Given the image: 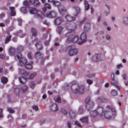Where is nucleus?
Returning a JSON list of instances; mask_svg holds the SVG:
<instances>
[{"mask_svg":"<svg viewBox=\"0 0 128 128\" xmlns=\"http://www.w3.org/2000/svg\"><path fill=\"white\" fill-rule=\"evenodd\" d=\"M24 66H25L26 68L28 70H31L33 68L32 65L30 63H28L26 64Z\"/></svg>","mask_w":128,"mask_h":128,"instance_id":"nucleus-29","label":"nucleus"},{"mask_svg":"<svg viewBox=\"0 0 128 128\" xmlns=\"http://www.w3.org/2000/svg\"><path fill=\"white\" fill-rule=\"evenodd\" d=\"M19 80L21 83L24 84L26 82L27 79L22 76L19 78Z\"/></svg>","mask_w":128,"mask_h":128,"instance_id":"nucleus-27","label":"nucleus"},{"mask_svg":"<svg viewBox=\"0 0 128 128\" xmlns=\"http://www.w3.org/2000/svg\"><path fill=\"white\" fill-rule=\"evenodd\" d=\"M9 54L11 56H15L14 59L16 61L19 60V64L21 66H24L27 62V60L26 58L22 57L21 53H16L14 49L11 50L9 52Z\"/></svg>","mask_w":128,"mask_h":128,"instance_id":"nucleus-1","label":"nucleus"},{"mask_svg":"<svg viewBox=\"0 0 128 128\" xmlns=\"http://www.w3.org/2000/svg\"><path fill=\"white\" fill-rule=\"evenodd\" d=\"M30 2L35 6H38L40 4V2L38 0H30Z\"/></svg>","mask_w":128,"mask_h":128,"instance_id":"nucleus-14","label":"nucleus"},{"mask_svg":"<svg viewBox=\"0 0 128 128\" xmlns=\"http://www.w3.org/2000/svg\"><path fill=\"white\" fill-rule=\"evenodd\" d=\"M2 108H0V118H2L3 117V116L2 114Z\"/></svg>","mask_w":128,"mask_h":128,"instance_id":"nucleus-63","label":"nucleus"},{"mask_svg":"<svg viewBox=\"0 0 128 128\" xmlns=\"http://www.w3.org/2000/svg\"><path fill=\"white\" fill-rule=\"evenodd\" d=\"M90 24L89 23L86 24L84 26V28L86 30H88L90 29Z\"/></svg>","mask_w":128,"mask_h":128,"instance_id":"nucleus-32","label":"nucleus"},{"mask_svg":"<svg viewBox=\"0 0 128 128\" xmlns=\"http://www.w3.org/2000/svg\"><path fill=\"white\" fill-rule=\"evenodd\" d=\"M8 110L10 113H12L14 112V111L11 108H8Z\"/></svg>","mask_w":128,"mask_h":128,"instance_id":"nucleus-44","label":"nucleus"},{"mask_svg":"<svg viewBox=\"0 0 128 128\" xmlns=\"http://www.w3.org/2000/svg\"><path fill=\"white\" fill-rule=\"evenodd\" d=\"M111 94L112 96H115L117 95V92L115 90H112L111 92Z\"/></svg>","mask_w":128,"mask_h":128,"instance_id":"nucleus-42","label":"nucleus"},{"mask_svg":"<svg viewBox=\"0 0 128 128\" xmlns=\"http://www.w3.org/2000/svg\"><path fill=\"white\" fill-rule=\"evenodd\" d=\"M79 39V37L78 36H74L73 38V42L76 43L77 42L78 40Z\"/></svg>","mask_w":128,"mask_h":128,"instance_id":"nucleus-34","label":"nucleus"},{"mask_svg":"<svg viewBox=\"0 0 128 128\" xmlns=\"http://www.w3.org/2000/svg\"><path fill=\"white\" fill-rule=\"evenodd\" d=\"M32 108L36 111H37L38 110V106L36 105H34L32 106Z\"/></svg>","mask_w":128,"mask_h":128,"instance_id":"nucleus-54","label":"nucleus"},{"mask_svg":"<svg viewBox=\"0 0 128 128\" xmlns=\"http://www.w3.org/2000/svg\"><path fill=\"white\" fill-rule=\"evenodd\" d=\"M29 10L30 14H36V16L38 18H42L44 14L40 11H37L36 8H30Z\"/></svg>","mask_w":128,"mask_h":128,"instance_id":"nucleus-2","label":"nucleus"},{"mask_svg":"<svg viewBox=\"0 0 128 128\" xmlns=\"http://www.w3.org/2000/svg\"><path fill=\"white\" fill-rule=\"evenodd\" d=\"M90 101H92L90 100V97H88L85 100V102L86 104L89 103Z\"/></svg>","mask_w":128,"mask_h":128,"instance_id":"nucleus-45","label":"nucleus"},{"mask_svg":"<svg viewBox=\"0 0 128 128\" xmlns=\"http://www.w3.org/2000/svg\"><path fill=\"white\" fill-rule=\"evenodd\" d=\"M88 116L83 117L80 119V120L83 123H88Z\"/></svg>","mask_w":128,"mask_h":128,"instance_id":"nucleus-24","label":"nucleus"},{"mask_svg":"<svg viewBox=\"0 0 128 128\" xmlns=\"http://www.w3.org/2000/svg\"><path fill=\"white\" fill-rule=\"evenodd\" d=\"M115 76L114 74V73H113L112 74L111 76V79H112V81L114 80V76Z\"/></svg>","mask_w":128,"mask_h":128,"instance_id":"nucleus-62","label":"nucleus"},{"mask_svg":"<svg viewBox=\"0 0 128 128\" xmlns=\"http://www.w3.org/2000/svg\"><path fill=\"white\" fill-rule=\"evenodd\" d=\"M54 100L55 102H56L58 103H60V102L61 99L60 96L54 97Z\"/></svg>","mask_w":128,"mask_h":128,"instance_id":"nucleus-33","label":"nucleus"},{"mask_svg":"<svg viewBox=\"0 0 128 128\" xmlns=\"http://www.w3.org/2000/svg\"><path fill=\"white\" fill-rule=\"evenodd\" d=\"M90 114L91 117L92 118H95L98 114L96 110H94L90 111Z\"/></svg>","mask_w":128,"mask_h":128,"instance_id":"nucleus-17","label":"nucleus"},{"mask_svg":"<svg viewBox=\"0 0 128 128\" xmlns=\"http://www.w3.org/2000/svg\"><path fill=\"white\" fill-rule=\"evenodd\" d=\"M23 49V48L22 46H18V52H21L22 51ZM19 53H20V52H19ZM19 53V52L18 53Z\"/></svg>","mask_w":128,"mask_h":128,"instance_id":"nucleus-50","label":"nucleus"},{"mask_svg":"<svg viewBox=\"0 0 128 128\" xmlns=\"http://www.w3.org/2000/svg\"><path fill=\"white\" fill-rule=\"evenodd\" d=\"M67 124L68 128H72V123L68 121V122Z\"/></svg>","mask_w":128,"mask_h":128,"instance_id":"nucleus-58","label":"nucleus"},{"mask_svg":"<svg viewBox=\"0 0 128 128\" xmlns=\"http://www.w3.org/2000/svg\"><path fill=\"white\" fill-rule=\"evenodd\" d=\"M10 14L11 16H14L16 15V13L14 11V7L10 6Z\"/></svg>","mask_w":128,"mask_h":128,"instance_id":"nucleus-21","label":"nucleus"},{"mask_svg":"<svg viewBox=\"0 0 128 128\" xmlns=\"http://www.w3.org/2000/svg\"><path fill=\"white\" fill-rule=\"evenodd\" d=\"M36 74V72H34L33 73L31 74L29 76L28 78L29 79H32L34 76H35Z\"/></svg>","mask_w":128,"mask_h":128,"instance_id":"nucleus-36","label":"nucleus"},{"mask_svg":"<svg viewBox=\"0 0 128 128\" xmlns=\"http://www.w3.org/2000/svg\"><path fill=\"white\" fill-rule=\"evenodd\" d=\"M96 110L98 114L100 115V116H102L103 115L104 113L103 108L101 106H98L96 109Z\"/></svg>","mask_w":128,"mask_h":128,"instance_id":"nucleus-12","label":"nucleus"},{"mask_svg":"<svg viewBox=\"0 0 128 128\" xmlns=\"http://www.w3.org/2000/svg\"><path fill=\"white\" fill-rule=\"evenodd\" d=\"M106 108L110 109V110H111L113 112H114L116 111L115 110L114 108L110 106L109 105H107L106 106Z\"/></svg>","mask_w":128,"mask_h":128,"instance_id":"nucleus-41","label":"nucleus"},{"mask_svg":"<svg viewBox=\"0 0 128 128\" xmlns=\"http://www.w3.org/2000/svg\"><path fill=\"white\" fill-rule=\"evenodd\" d=\"M95 74H88L87 75V76L89 78H91L94 76Z\"/></svg>","mask_w":128,"mask_h":128,"instance_id":"nucleus-60","label":"nucleus"},{"mask_svg":"<svg viewBox=\"0 0 128 128\" xmlns=\"http://www.w3.org/2000/svg\"><path fill=\"white\" fill-rule=\"evenodd\" d=\"M126 17H124L123 18V20H124V22L123 23L124 24V25L126 26H127L128 24V22H125V19H126Z\"/></svg>","mask_w":128,"mask_h":128,"instance_id":"nucleus-59","label":"nucleus"},{"mask_svg":"<svg viewBox=\"0 0 128 128\" xmlns=\"http://www.w3.org/2000/svg\"><path fill=\"white\" fill-rule=\"evenodd\" d=\"M112 115V113L110 112L108 110H105L103 114L104 118L106 119H110Z\"/></svg>","mask_w":128,"mask_h":128,"instance_id":"nucleus-8","label":"nucleus"},{"mask_svg":"<svg viewBox=\"0 0 128 128\" xmlns=\"http://www.w3.org/2000/svg\"><path fill=\"white\" fill-rule=\"evenodd\" d=\"M31 32L32 33V36L36 37L37 35L38 31L36 28H32Z\"/></svg>","mask_w":128,"mask_h":128,"instance_id":"nucleus-20","label":"nucleus"},{"mask_svg":"<svg viewBox=\"0 0 128 128\" xmlns=\"http://www.w3.org/2000/svg\"><path fill=\"white\" fill-rule=\"evenodd\" d=\"M59 12L61 14L63 15L66 12V9L65 7H63L59 8Z\"/></svg>","mask_w":128,"mask_h":128,"instance_id":"nucleus-25","label":"nucleus"},{"mask_svg":"<svg viewBox=\"0 0 128 128\" xmlns=\"http://www.w3.org/2000/svg\"><path fill=\"white\" fill-rule=\"evenodd\" d=\"M73 8L76 12L75 14H74V16H76L78 14H79L80 13V9L79 7L77 6L74 7Z\"/></svg>","mask_w":128,"mask_h":128,"instance_id":"nucleus-18","label":"nucleus"},{"mask_svg":"<svg viewBox=\"0 0 128 128\" xmlns=\"http://www.w3.org/2000/svg\"><path fill=\"white\" fill-rule=\"evenodd\" d=\"M45 6L46 8H47L49 9H50L51 8V7L50 5L47 3H46L45 4Z\"/></svg>","mask_w":128,"mask_h":128,"instance_id":"nucleus-57","label":"nucleus"},{"mask_svg":"<svg viewBox=\"0 0 128 128\" xmlns=\"http://www.w3.org/2000/svg\"><path fill=\"white\" fill-rule=\"evenodd\" d=\"M45 121L44 119H42L40 121V125H42L43 124L44 122H45Z\"/></svg>","mask_w":128,"mask_h":128,"instance_id":"nucleus-64","label":"nucleus"},{"mask_svg":"<svg viewBox=\"0 0 128 128\" xmlns=\"http://www.w3.org/2000/svg\"><path fill=\"white\" fill-rule=\"evenodd\" d=\"M46 16L49 18H52L56 16V13L54 11L49 12L46 14Z\"/></svg>","mask_w":128,"mask_h":128,"instance_id":"nucleus-10","label":"nucleus"},{"mask_svg":"<svg viewBox=\"0 0 128 128\" xmlns=\"http://www.w3.org/2000/svg\"><path fill=\"white\" fill-rule=\"evenodd\" d=\"M100 55L98 54H95L92 56V60L94 62H97L100 60L101 59L100 58Z\"/></svg>","mask_w":128,"mask_h":128,"instance_id":"nucleus-13","label":"nucleus"},{"mask_svg":"<svg viewBox=\"0 0 128 128\" xmlns=\"http://www.w3.org/2000/svg\"><path fill=\"white\" fill-rule=\"evenodd\" d=\"M94 103L92 101H90L88 103L86 104V107L88 110H89L93 106Z\"/></svg>","mask_w":128,"mask_h":128,"instance_id":"nucleus-16","label":"nucleus"},{"mask_svg":"<svg viewBox=\"0 0 128 128\" xmlns=\"http://www.w3.org/2000/svg\"><path fill=\"white\" fill-rule=\"evenodd\" d=\"M66 20L68 21H72L76 19V17H72L70 15H67L66 17Z\"/></svg>","mask_w":128,"mask_h":128,"instance_id":"nucleus-19","label":"nucleus"},{"mask_svg":"<svg viewBox=\"0 0 128 128\" xmlns=\"http://www.w3.org/2000/svg\"><path fill=\"white\" fill-rule=\"evenodd\" d=\"M78 92L80 94H83L84 91V86H78Z\"/></svg>","mask_w":128,"mask_h":128,"instance_id":"nucleus-22","label":"nucleus"},{"mask_svg":"<svg viewBox=\"0 0 128 128\" xmlns=\"http://www.w3.org/2000/svg\"><path fill=\"white\" fill-rule=\"evenodd\" d=\"M32 52H30L28 53V57L29 59H31L32 58Z\"/></svg>","mask_w":128,"mask_h":128,"instance_id":"nucleus-51","label":"nucleus"},{"mask_svg":"<svg viewBox=\"0 0 128 128\" xmlns=\"http://www.w3.org/2000/svg\"><path fill=\"white\" fill-rule=\"evenodd\" d=\"M73 38H67L66 40V42L68 43H70L71 42H73Z\"/></svg>","mask_w":128,"mask_h":128,"instance_id":"nucleus-43","label":"nucleus"},{"mask_svg":"<svg viewBox=\"0 0 128 128\" xmlns=\"http://www.w3.org/2000/svg\"><path fill=\"white\" fill-rule=\"evenodd\" d=\"M34 56L35 58L38 60L42 58L43 57V55L40 52L38 51L35 53Z\"/></svg>","mask_w":128,"mask_h":128,"instance_id":"nucleus-11","label":"nucleus"},{"mask_svg":"<svg viewBox=\"0 0 128 128\" xmlns=\"http://www.w3.org/2000/svg\"><path fill=\"white\" fill-rule=\"evenodd\" d=\"M29 84L30 86V87L33 88H34L35 86V84L34 82H31L29 83Z\"/></svg>","mask_w":128,"mask_h":128,"instance_id":"nucleus-40","label":"nucleus"},{"mask_svg":"<svg viewBox=\"0 0 128 128\" xmlns=\"http://www.w3.org/2000/svg\"><path fill=\"white\" fill-rule=\"evenodd\" d=\"M11 35H10L9 36H6V38L5 40L4 43L5 44H7L8 42L10 41V38L11 37Z\"/></svg>","mask_w":128,"mask_h":128,"instance_id":"nucleus-37","label":"nucleus"},{"mask_svg":"<svg viewBox=\"0 0 128 128\" xmlns=\"http://www.w3.org/2000/svg\"><path fill=\"white\" fill-rule=\"evenodd\" d=\"M70 84L71 85L72 92V93L74 94H76L78 92V86L77 84H76L75 82H71L70 83Z\"/></svg>","mask_w":128,"mask_h":128,"instance_id":"nucleus-4","label":"nucleus"},{"mask_svg":"<svg viewBox=\"0 0 128 128\" xmlns=\"http://www.w3.org/2000/svg\"><path fill=\"white\" fill-rule=\"evenodd\" d=\"M17 34L21 38H23L26 36V34L24 33H22L21 30H20L18 32Z\"/></svg>","mask_w":128,"mask_h":128,"instance_id":"nucleus-30","label":"nucleus"},{"mask_svg":"<svg viewBox=\"0 0 128 128\" xmlns=\"http://www.w3.org/2000/svg\"><path fill=\"white\" fill-rule=\"evenodd\" d=\"M63 29V28L61 26L58 27L57 28V31L58 34H60L62 32Z\"/></svg>","mask_w":128,"mask_h":128,"instance_id":"nucleus-39","label":"nucleus"},{"mask_svg":"<svg viewBox=\"0 0 128 128\" xmlns=\"http://www.w3.org/2000/svg\"><path fill=\"white\" fill-rule=\"evenodd\" d=\"M23 4L25 6H27L28 5L29 3L28 1L26 0L24 2Z\"/></svg>","mask_w":128,"mask_h":128,"instance_id":"nucleus-55","label":"nucleus"},{"mask_svg":"<svg viewBox=\"0 0 128 128\" xmlns=\"http://www.w3.org/2000/svg\"><path fill=\"white\" fill-rule=\"evenodd\" d=\"M76 25L75 24L70 25L69 26L70 29L71 30L72 32H68L66 34V36L67 37L70 36H72L73 33L72 32L76 28Z\"/></svg>","mask_w":128,"mask_h":128,"instance_id":"nucleus-5","label":"nucleus"},{"mask_svg":"<svg viewBox=\"0 0 128 128\" xmlns=\"http://www.w3.org/2000/svg\"><path fill=\"white\" fill-rule=\"evenodd\" d=\"M75 124L78 126L80 127L81 128L82 126L80 125V124L78 121H76L75 122Z\"/></svg>","mask_w":128,"mask_h":128,"instance_id":"nucleus-56","label":"nucleus"},{"mask_svg":"<svg viewBox=\"0 0 128 128\" xmlns=\"http://www.w3.org/2000/svg\"><path fill=\"white\" fill-rule=\"evenodd\" d=\"M22 75H24V76L27 77L29 74V72L26 71L22 73Z\"/></svg>","mask_w":128,"mask_h":128,"instance_id":"nucleus-49","label":"nucleus"},{"mask_svg":"<svg viewBox=\"0 0 128 128\" xmlns=\"http://www.w3.org/2000/svg\"><path fill=\"white\" fill-rule=\"evenodd\" d=\"M66 51H68V53L70 56H72L76 54L78 52V49L72 46H68L66 48Z\"/></svg>","mask_w":128,"mask_h":128,"instance_id":"nucleus-3","label":"nucleus"},{"mask_svg":"<svg viewBox=\"0 0 128 128\" xmlns=\"http://www.w3.org/2000/svg\"><path fill=\"white\" fill-rule=\"evenodd\" d=\"M63 21V19L60 17H58L54 20L55 24L58 25L60 24Z\"/></svg>","mask_w":128,"mask_h":128,"instance_id":"nucleus-15","label":"nucleus"},{"mask_svg":"<svg viewBox=\"0 0 128 128\" xmlns=\"http://www.w3.org/2000/svg\"><path fill=\"white\" fill-rule=\"evenodd\" d=\"M114 81H111V83L112 84H113L114 86H115L118 89V90H119L120 89L119 87V86H117L116 84V83H114Z\"/></svg>","mask_w":128,"mask_h":128,"instance_id":"nucleus-46","label":"nucleus"},{"mask_svg":"<svg viewBox=\"0 0 128 128\" xmlns=\"http://www.w3.org/2000/svg\"><path fill=\"white\" fill-rule=\"evenodd\" d=\"M21 12L23 14H25L26 12V10L25 7H22L20 8Z\"/></svg>","mask_w":128,"mask_h":128,"instance_id":"nucleus-38","label":"nucleus"},{"mask_svg":"<svg viewBox=\"0 0 128 128\" xmlns=\"http://www.w3.org/2000/svg\"><path fill=\"white\" fill-rule=\"evenodd\" d=\"M75 112L72 110H70L69 113V117L70 118L72 119L75 117Z\"/></svg>","mask_w":128,"mask_h":128,"instance_id":"nucleus-23","label":"nucleus"},{"mask_svg":"<svg viewBox=\"0 0 128 128\" xmlns=\"http://www.w3.org/2000/svg\"><path fill=\"white\" fill-rule=\"evenodd\" d=\"M106 40H110L111 39L110 36L108 34L106 35Z\"/></svg>","mask_w":128,"mask_h":128,"instance_id":"nucleus-61","label":"nucleus"},{"mask_svg":"<svg viewBox=\"0 0 128 128\" xmlns=\"http://www.w3.org/2000/svg\"><path fill=\"white\" fill-rule=\"evenodd\" d=\"M1 79L2 82L4 84L6 83L8 81L7 78L4 76L1 78Z\"/></svg>","mask_w":128,"mask_h":128,"instance_id":"nucleus-28","label":"nucleus"},{"mask_svg":"<svg viewBox=\"0 0 128 128\" xmlns=\"http://www.w3.org/2000/svg\"><path fill=\"white\" fill-rule=\"evenodd\" d=\"M32 42L33 43H34L35 44L36 46L38 49L40 50L42 48V44L40 41L38 40L37 39L35 38L32 41Z\"/></svg>","mask_w":128,"mask_h":128,"instance_id":"nucleus-6","label":"nucleus"},{"mask_svg":"<svg viewBox=\"0 0 128 128\" xmlns=\"http://www.w3.org/2000/svg\"><path fill=\"white\" fill-rule=\"evenodd\" d=\"M50 111L53 112H56L58 110L57 104H54L50 105Z\"/></svg>","mask_w":128,"mask_h":128,"instance_id":"nucleus-9","label":"nucleus"},{"mask_svg":"<svg viewBox=\"0 0 128 128\" xmlns=\"http://www.w3.org/2000/svg\"><path fill=\"white\" fill-rule=\"evenodd\" d=\"M87 82L89 84H91L93 82V81L90 79H86Z\"/></svg>","mask_w":128,"mask_h":128,"instance_id":"nucleus-52","label":"nucleus"},{"mask_svg":"<svg viewBox=\"0 0 128 128\" xmlns=\"http://www.w3.org/2000/svg\"><path fill=\"white\" fill-rule=\"evenodd\" d=\"M81 41H79L78 44L79 45H81L85 42L86 40V34L85 32H83L81 34L80 37Z\"/></svg>","mask_w":128,"mask_h":128,"instance_id":"nucleus-7","label":"nucleus"},{"mask_svg":"<svg viewBox=\"0 0 128 128\" xmlns=\"http://www.w3.org/2000/svg\"><path fill=\"white\" fill-rule=\"evenodd\" d=\"M61 111L63 113L64 115H68V112L65 110L64 109L62 108L61 110Z\"/></svg>","mask_w":128,"mask_h":128,"instance_id":"nucleus-48","label":"nucleus"},{"mask_svg":"<svg viewBox=\"0 0 128 128\" xmlns=\"http://www.w3.org/2000/svg\"><path fill=\"white\" fill-rule=\"evenodd\" d=\"M16 95H18L20 93V90L18 88H16L14 89Z\"/></svg>","mask_w":128,"mask_h":128,"instance_id":"nucleus-47","label":"nucleus"},{"mask_svg":"<svg viewBox=\"0 0 128 128\" xmlns=\"http://www.w3.org/2000/svg\"><path fill=\"white\" fill-rule=\"evenodd\" d=\"M28 88L27 86L25 85L21 87L20 88V89L23 92H24L27 91Z\"/></svg>","mask_w":128,"mask_h":128,"instance_id":"nucleus-26","label":"nucleus"},{"mask_svg":"<svg viewBox=\"0 0 128 128\" xmlns=\"http://www.w3.org/2000/svg\"><path fill=\"white\" fill-rule=\"evenodd\" d=\"M84 4L86 10H88L90 8V5L88 4V2L86 1H85Z\"/></svg>","mask_w":128,"mask_h":128,"instance_id":"nucleus-35","label":"nucleus"},{"mask_svg":"<svg viewBox=\"0 0 128 128\" xmlns=\"http://www.w3.org/2000/svg\"><path fill=\"white\" fill-rule=\"evenodd\" d=\"M18 25L20 26H21L22 25V20L20 18H18Z\"/></svg>","mask_w":128,"mask_h":128,"instance_id":"nucleus-53","label":"nucleus"},{"mask_svg":"<svg viewBox=\"0 0 128 128\" xmlns=\"http://www.w3.org/2000/svg\"><path fill=\"white\" fill-rule=\"evenodd\" d=\"M83 107L81 106H80L78 108L77 113L78 114H80L83 113Z\"/></svg>","mask_w":128,"mask_h":128,"instance_id":"nucleus-31","label":"nucleus"}]
</instances>
